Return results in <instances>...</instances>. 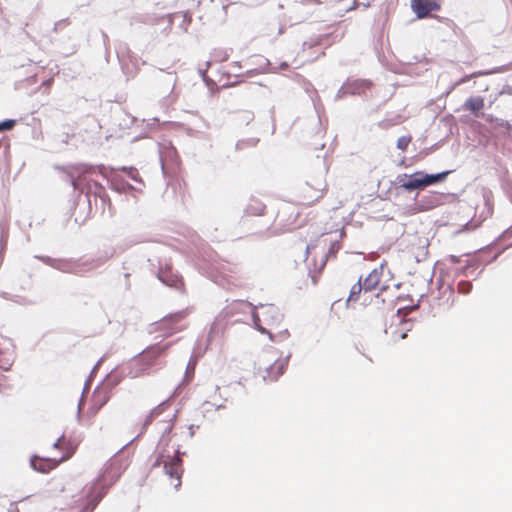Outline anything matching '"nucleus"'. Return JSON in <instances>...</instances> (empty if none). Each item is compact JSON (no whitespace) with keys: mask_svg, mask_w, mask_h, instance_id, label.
Listing matches in <instances>:
<instances>
[{"mask_svg":"<svg viewBox=\"0 0 512 512\" xmlns=\"http://www.w3.org/2000/svg\"><path fill=\"white\" fill-rule=\"evenodd\" d=\"M383 267L372 270L368 276L363 280L364 294L372 291H384L387 289V285L382 281Z\"/></svg>","mask_w":512,"mask_h":512,"instance_id":"nucleus-10","label":"nucleus"},{"mask_svg":"<svg viewBox=\"0 0 512 512\" xmlns=\"http://www.w3.org/2000/svg\"><path fill=\"white\" fill-rule=\"evenodd\" d=\"M158 278L165 285L180 291L182 294L186 293V287L183 278L177 273H174L171 267L165 266L160 268L158 272Z\"/></svg>","mask_w":512,"mask_h":512,"instance_id":"nucleus-9","label":"nucleus"},{"mask_svg":"<svg viewBox=\"0 0 512 512\" xmlns=\"http://www.w3.org/2000/svg\"><path fill=\"white\" fill-rule=\"evenodd\" d=\"M102 496H103V493H99V494H98V495L93 499V502H94V503H93V507H95V506L98 504V502L101 500Z\"/></svg>","mask_w":512,"mask_h":512,"instance_id":"nucleus-26","label":"nucleus"},{"mask_svg":"<svg viewBox=\"0 0 512 512\" xmlns=\"http://www.w3.org/2000/svg\"><path fill=\"white\" fill-rule=\"evenodd\" d=\"M10 512H41V510L37 501L26 498L16 502Z\"/></svg>","mask_w":512,"mask_h":512,"instance_id":"nucleus-15","label":"nucleus"},{"mask_svg":"<svg viewBox=\"0 0 512 512\" xmlns=\"http://www.w3.org/2000/svg\"><path fill=\"white\" fill-rule=\"evenodd\" d=\"M458 290L459 292L463 293V294H467L470 292L471 290V284L469 282H460L458 284Z\"/></svg>","mask_w":512,"mask_h":512,"instance_id":"nucleus-24","label":"nucleus"},{"mask_svg":"<svg viewBox=\"0 0 512 512\" xmlns=\"http://www.w3.org/2000/svg\"><path fill=\"white\" fill-rule=\"evenodd\" d=\"M127 467V461L121 455L113 456L104 466L102 474L93 484V489L98 486H110L115 483Z\"/></svg>","mask_w":512,"mask_h":512,"instance_id":"nucleus-6","label":"nucleus"},{"mask_svg":"<svg viewBox=\"0 0 512 512\" xmlns=\"http://www.w3.org/2000/svg\"><path fill=\"white\" fill-rule=\"evenodd\" d=\"M184 317H185V314H184L183 312H180V313L175 314V315H174V316H172L171 318H172L174 321L178 322V321L182 320Z\"/></svg>","mask_w":512,"mask_h":512,"instance_id":"nucleus-25","label":"nucleus"},{"mask_svg":"<svg viewBox=\"0 0 512 512\" xmlns=\"http://www.w3.org/2000/svg\"><path fill=\"white\" fill-rule=\"evenodd\" d=\"M258 330L261 333L268 334L269 338L273 342H284L290 338V333L286 325L281 324L276 325V328L267 329L261 324H257Z\"/></svg>","mask_w":512,"mask_h":512,"instance_id":"nucleus-13","label":"nucleus"},{"mask_svg":"<svg viewBox=\"0 0 512 512\" xmlns=\"http://www.w3.org/2000/svg\"><path fill=\"white\" fill-rule=\"evenodd\" d=\"M405 337H406V334H405V333H403V334L401 335V338H402V339H404Z\"/></svg>","mask_w":512,"mask_h":512,"instance_id":"nucleus-27","label":"nucleus"},{"mask_svg":"<svg viewBox=\"0 0 512 512\" xmlns=\"http://www.w3.org/2000/svg\"><path fill=\"white\" fill-rule=\"evenodd\" d=\"M55 449L61 451L59 457H40L34 455L30 459L31 467L38 472L48 473L54 470L60 463L68 460L75 452L76 447L65 437H60L53 445Z\"/></svg>","mask_w":512,"mask_h":512,"instance_id":"nucleus-1","label":"nucleus"},{"mask_svg":"<svg viewBox=\"0 0 512 512\" xmlns=\"http://www.w3.org/2000/svg\"><path fill=\"white\" fill-rule=\"evenodd\" d=\"M256 325L263 322L267 329L276 328V325L283 322V315L274 305H266L261 308L260 315H255Z\"/></svg>","mask_w":512,"mask_h":512,"instance_id":"nucleus-8","label":"nucleus"},{"mask_svg":"<svg viewBox=\"0 0 512 512\" xmlns=\"http://www.w3.org/2000/svg\"><path fill=\"white\" fill-rule=\"evenodd\" d=\"M95 173L96 169L94 167L83 164L71 166L68 171L73 188L81 191L85 188L90 189L92 175Z\"/></svg>","mask_w":512,"mask_h":512,"instance_id":"nucleus-7","label":"nucleus"},{"mask_svg":"<svg viewBox=\"0 0 512 512\" xmlns=\"http://www.w3.org/2000/svg\"><path fill=\"white\" fill-rule=\"evenodd\" d=\"M448 171L438 174H424L421 171H417L414 174L408 176L406 174L399 177L400 186L407 190L412 191L416 189H424L429 185L436 184L443 181L448 175Z\"/></svg>","mask_w":512,"mask_h":512,"instance_id":"nucleus-5","label":"nucleus"},{"mask_svg":"<svg viewBox=\"0 0 512 512\" xmlns=\"http://www.w3.org/2000/svg\"><path fill=\"white\" fill-rule=\"evenodd\" d=\"M463 108L471 111L476 117H479L481 110L484 108V99L480 96L470 97L465 101Z\"/></svg>","mask_w":512,"mask_h":512,"instance_id":"nucleus-17","label":"nucleus"},{"mask_svg":"<svg viewBox=\"0 0 512 512\" xmlns=\"http://www.w3.org/2000/svg\"><path fill=\"white\" fill-rule=\"evenodd\" d=\"M110 391L105 386L94 389L91 394L89 405L86 410H82V402L79 403V421L83 425H91L100 409L109 401Z\"/></svg>","mask_w":512,"mask_h":512,"instance_id":"nucleus-3","label":"nucleus"},{"mask_svg":"<svg viewBox=\"0 0 512 512\" xmlns=\"http://www.w3.org/2000/svg\"><path fill=\"white\" fill-rule=\"evenodd\" d=\"M165 472L171 479L174 481L172 482L173 486L175 488H178L181 486V477L183 473L182 469V460L178 456L173 457L169 462L165 463Z\"/></svg>","mask_w":512,"mask_h":512,"instance_id":"nucleus-12","label":"nucleus"},{"mask_svg":"<svg viewBox=\"0 0 512 512\" xmlns=\"http://www.w3.org/2000/svg\"><path fill=\"white\" fill-rule=\"evenodd\" d=\"M169 407L170 406L166 402H163L154 409H152L145 420V425L150 424L156 417L164 413Z\"/></svg>","mask_w":512,"mask_h":512,"instance_id":"nucleus-18","label":"nucleus"},{"mask_svg":"<svg viewBox=\"0 0 512 512\" xmlns=\"http://www.w3.org/2000/svg\"><path fill=\"white\" fill-rule=\"evenodd\" d=\"M411 8L420 19L429 16L430 12L438 11L440 4L437 0H411Z\"/></svg>","mask_w":512,"mask_h":512,"instance_id":"nucleus-11","label":"nucleus"},{"mask_svg":"<svg viewBox=\"0 0 512 512\" xmlns=\"http://www.w3.org/2000/svg\"><path fill=\"white\" fill-rule=\"evenodd\" d=\"M510 93H512V87L510 88Z\"/></svg>","mask_w":512,"mask_h":512,"instance_id":"nucleus-29","label":"nucleus"},{"mask_svg":"<svg viewBox=\"0 0 512 512\" xmlns=\"http://www.w3.org/2000/svg\"><path fill=\"white\" fill-rule=\"evenodd\" d=\"M15 124H16L15 120H12V119L3 121L2 123H0V132L13 129Z\"/></svg>","mask_w":512,"mask_h":512,"instance_id":"nucleus-23","label":"nucleus"},{"mask_svg":"<svg viewBox=\"0 0 512 512\" xmlns=\"http://www.w3.org/2000/svg\"><path fill=\"white\" fill-rule=\"evenodd\" d=\"M362 292L364 293L363 283L361 279H359V281L352 286L347 302L349 303L358 301Z\"/></svg>","mask_w":512,"mask_h":512,"instance_id":"nucleus-19","label":"nucleus"},{"mask_svg":"<svg viewBox=\"0 0 512 512\" xmlns=\"http://www.w3.org/2000/svg\"><path fill=\"white\" fill-rule=\"evenodd\" d=\"M326 191L325 178L321 175H312L300 189V202L302 205L312 206L324 197Z\"/></svg>","mask_w":512,"mask_h":512,"instance_id":"nucleus-4","label":"nucleus"},{"mask_svg":"<svg viewBox=\"0 0 512 512\" xmlns=\"http://www.w3.org/2000/svg\"><path fill=\"white\" fill-rule=\"evenodd\" d=\"M329 244V251L327 256H335L338 250L340 249V243L338 241H328L326 237L320 238L315 245L308 246L307 252L311 253L318 246H322L323 248Z\"/></svg>","mask_w":512,"mask_h":512,"instance_id":"nucleus-16","label":"nucleus"},{"mask_svg":"<svg viewBox=\"0 0 512 512\" xmlns=\"http://www.w3.org/2000/svg\"><path fill=\"white\" fill-rule=\"evenodd\" d=\"M353 87H354L353 92H356V90H357V92L360 93V91H365L366 89H370L372 87V82L369 80L356 81L353 84Z\"/></svg>","mask_w":512,"mask_h":512,"instance_id":"nucleus-20","label":"nucleus"},{"mask_svg":"<svg viewBox=\"0 0 512 512\" xmlns=\"http://www.w3.org/2000/svg\"><path fill=\"white\" fill-rule=\"evenodd\" d=\"M169 347L170 344L157 343L143 350L131 361L134 376L138 377L147 373L158 363L160 357L166 353Z\"/></svg>","mask_w":512,"mask_h":512,"instance_id":"nucleus-2","label":"nucleus"},{"mask_svg":"<svg viewBox=\"0 0 512 512\" xmlns=\"http://www.w3.org/2000/svg\"><path fill=\"white\" fill-rule=\"evenodd\" d=\"M411 141H412L411 135L401 136L397 140V148L400 149L401 151H405L408 148Z\"/></svg>","mask_w":512,"mask_h":512,"instance_id":"nucleus-21","label":"nucleus"},{"mask_svg":"<svg viewBox=\"0 0 512 512\" xmlns=\"http://www.w3.org/2000/svg\"><path fill=\"white\" fill-rule=\"evenodd\" d=\"M122 171H124L131 179L135 180V181H141L140 180V177H139V172L136 168L134 167H123L122 168Z\"/></svg>","mask_w":512,"mask_h":512,"instance_id":"nucleus-22","label":"nucleus"},{"mask_svg":"<svg viewBox=\"0 0 512 512\" xmlns=\"http://www.w3.org/2000/svg\"><path fill=\"white\" fill-rule=\"evenodd\" d=\"M308 2H317V0H307Z\"/></svg>","mask_w":512,"mask_h":512,"instance_id":"nucleus-28","label":"nucleus"},{"mask_svg":"<svg viewBox=\"0 0 512 512\" xmlns=\"http://www.w3.org/2000/svg\"><path fill=\"white\" fill-rule=\"evenodd\" d=\"M288 365V358L277 359L268 369L267 375L263 376L266 381H276L285 371Z\"/></svg>","mask_w":512,"mask_h":512,"instance_id":"nucleus-14","label":"nucleus"}]
</instances>
